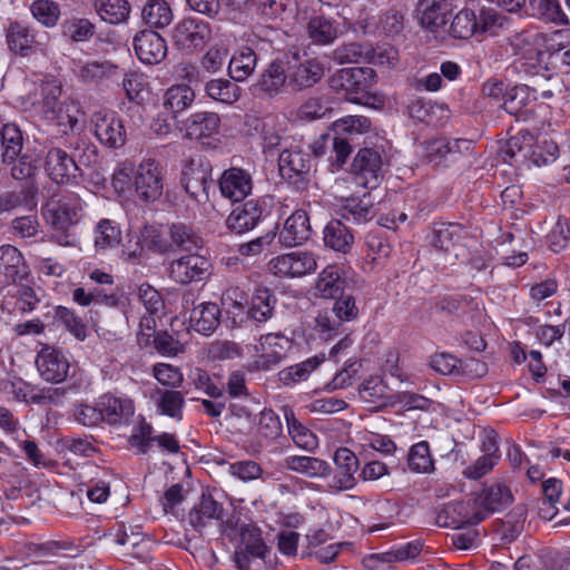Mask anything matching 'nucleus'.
Masks as SVG:
<instances>
[{
	"mask_svg": "<svg viewBox=\"0 0 570 570\" xmlns=\"http://www.w3.org/2000/svg\"><path fill=\"white\" fill-rule=\"evenodd\" d=\"M122 239L118 223L109 218L100 219L94 229V245L97 252L117 247Z\"/></svg>",
	"mask_w": 570,
	"mask_h": 570,
	"instance_id": "obj_46",
	"label": "nucleus"
},
{
	"mask_svg": "<svg viewBox=\"0 0 570 570\" xmlns=\"http://www.w3.org/2000/svg\"><path fill=\"white\" fill-rule=\"evenodd\" d=\"M31 13L46 27H55L60 17V7L53 0H36L31 4Z\"/></svg>",
	"mask_w": 570,
	"mask_h": 570,
	"instance_id": "obj_64",
	"label": "nucleus"
},
{
	"mask_svg": "<svg viewBox=\"0 0 570 570\" xmlns=\"http://www.w3.org/2000/svg\"><path fill=\"white\" fill-rule=\"evenodd\" d=\"M504 159L520 158L537 167L553 163L559 156L558 145L550 139H537L530 131L520 130L503 148Z\"/></svg>",
	"mask_w": 570,
	"mask_h": 570,
	"instance_id": "obj_2",
	"label": "nucleus"
},
{
	"mask_svg": "<svg viewBox=\"0 0 570 570\" xmlns=\"http://www.w3.org/2000/svg\"><path fill=\"white\" fill-rule=\"evenodd\" d=\"M96 138L108 148H119L126 142V130L115 112L98 111L91 119Z\"/></svg>",
	"mask_w": 570,
	"mask_h": 570,
	"instance_id": "obj_17",
	"label": "nucleus"
},
{
	"mask_svg": "<svg viewBox=\"0 0 570 570\" xmlns=\"http://www.w3.org/2000/svg\"><path fill=\"white\" fill-rule=\"evenodd\" d=\"M134 184L140 200L153 203L160 198L164 185L159 164L154 159L142 160L138 166Z\"/></svg>",
	"mask_w": 570,
	"mask_h": 570,
	"instance_id": "obj_15",
	"label": "nucleus"
},
{
	"mask_svg": "<svg viewBox=\"0 0 570 570\" xmlns=\"http://www.w3.org/2000/svg\"><path fill=\"white\" fill-rule=\"evenodd\" d=\"M30 271L20 250L12 245L0 246V289L28 281Z\"/></svg>",
	"mask_w": 570,
	"mask_h": 570,
	"instance_id": "obj_16",
	"label": "nucleus"
},
{
	"mask_svg": "<svg viewBox=\"0 0 570 570\" xmlns=\"http://www.w3.org/2000/svg\"><path fill=\"white\" fill-rule=\"evenodd\" d=\"M370 52H372L371 45L357 42L344 43L333 51V59L341 65L361 63L366 62Z\"/></svg>",
	"mask_w": 570,
	"mask_h": 570,
	"instance_id": "obj_59",
	"label": "nucleus"
},
{
	"mask_svg": "<svg viewBox=\"0 0 570 570\" xmlns=\"http://www.w3.org/2000/svg\"><path fill=\"white\" fill-rule=\"evenodd\" d=\"M334 463L342 473L337 480L340 489H353L356 484L355 473L360 464L355 453L347 448H338L334 453Z\"/></svg>",
	"mask_w": 570,
	"mask_h": 570,
	"instance_id": "obj_44",
	"label": "nucleus"
},
{
	"mask_svg": "<svg viewBox=\"0 0 570 570\" xmlns=\"http://www.w3.org/2000/svg\"><path fill=\"white\" fill-rule=\"evenodd\" d=\"M535 90L527 85L514 86L503 96L504 110L517 120L527 121L534 116Z\"/></svg>",
	"mask_w": 570,
	"mask_h": 570,
	"instance_id": "obj_22",
	"label": "nucleus"
},
{
	"mask_svg": "<svg viewBox=\"0 0 570 570\" xmlns=\"http://www.w3.org/2000/svg\"><path fill=\"white\" fill-rule=\"evenodd\" d=\"M346 279L336 265L326 266L318 275L316 289L323 298H335L344 293Z\"/></svg>",
	"mask_w": 570,
	"mask_h": 570,
	"instance_id": "obj_41",
	"label": "nucleus"
},
{
	"mask_svg": "<svg viewBox=\"0 0 570 570\" xmlns=\"http://www.w3.org/2000/svg\"><path fill=\"white\" fill-rule=\"evenodd\" d=\"M485 519L487 513L480 508L476 498L450 503L438 514L440 525L455 529L475 525Z\"/></svg>",
	"mask_w": 570,
	"mask_h": 570,
	"instance_id": "obj_13",
	"label": "nucleus"
},
{
	"mask_svg": "<svg viewBox=\"0 0 570 570\" xmlns=\"http://www.w3.org/2000/svg\"><path fill=\"white\" fill-rule=\"evenodd\" d=\"M476 500L488 518L491 513L508 508L513 501V495L507 485L493 483L485 487L476 497Z\"/></svg>",
	"mask_w": 570,
	"mask_h": 570,
	"instance_id": "obj_34",
	"label": "nucleus"
},
{
	"mask_svg": "<svg viewBox=\"0 0 570 570\" xmlns=\"http://www.w3.org/2000/svg\"><path fill=\"white\" fill-rule=\"evenodd\" d=\"M285 420L287 432L297 448L307 452H314L318 448L316 434L295 416L293 410H285Z\"/></svg>",
	"mask_w": 570,
	"mask_h": 570,
	"instance_id": "obj_43",
	"label": "nucleus"
},
{
	"mask_svg": "<svg viewBox=\"0 0 570 570\" xmlns=\"http://www.w3.org/2000/svg\"><path fill=\"white\" fill-rule=\"evenodd\" d=\"M246 293L238 287L228 288L223 295L225 317L223 322L229 328H243L253 324L246 308Z\"/></svg>",
	"mask_w": 570,
	"mask_h": 570,
	"instance_id": "obj_21",
	"label": "nucleus"
},
{
	"mask_svg": "<svg viewBox=\"0 0 570 570\" xmlns=\"http://www.w3.org/2000/svg\"><path fill=\"white\" fill-rule=\"evenodd\" d=\"M278 167L282 177L295 185L297 189H304L312 167L311 155L298 147L284 149L278 157Z\"/></svg>",
	"mask_w": 570,
	"mask_h": 570,
	"instance_id": "obj_12",
	"label": "nucleus"
},
{
	"mask_svg": "<svg viewBox=\"0 0 570 570\" xmlns=\"http://www.w3.org/2000/svg\"><path fill=\"white\" fill-rule=\"evenodd\" d=\"M383 161L380 151L373 148H361L355 155L351 174L356 185L364 188H376L383 179Z\"/></svg>",
	"mask_w": 570,
	"mask_h": 570,
	"instance_id": "obj_11",
	"label": "nucleus"
},
{
	"mask_svg": "<svg viewBox=\"0 0 570 570\" xmlns=\"http://www.w3.org/2000/svg\"><path fill=\"white\" fill-rule=\"evenodd\" d=\"M212 39V27L198 18H184L171 30V40L178 50L194 53Z\"/></svg>",
	"mask_w": 570,
	"mask_h": 570,
	"instance_id": "obj_7",
	"label": "nucleus"
},
{
	"mask_svg": "<svg viewBox=\"0 0 570 570\" xmlns=\"http://www.w3.org/2000/svg\"><path fill=\"white\" fill-rule=\"evenodd\" d=\"M6 39L9 50L21 57H29L37 52L39 42L36 31L20 21H12L6 29Z\"/></svg>",
	"mask_w": 570,
	"mask_h": 570,
	"instance_id": "obj_26",
	"label": "nucleus"
},
{
	"mask_svg": "<svg viewBox=\"0 0 570 570\" xmlns=\"http://www.w3.org/2000/svg\"><path fill=\"white\" fill-rule=\"evenodd\" d=\"M323 362L324 356L315 355L301 363L283 368L278 373V379L286 386L295 385L306 381L311 373L316 370Z\"/></svg>",
	"mask_w": 570,
	"mask_h": 570,
	"instance_id": "obj_53",
	"label": "nucleus"
},
{
	"mask_svg": "<svg viewBox=\"0 0 570 570\" xmlns=\"http://www.w3.org/2000/svg\"><path fill=\"white\" fill-rule=\"evenodd\" d=\"M41 112L47 120H55L62 111L60 101L61 88L56 85H45L41 88Z\"/></svg>",
	"mask_w": 570,
	"mask_h": 570,
	"instance_id": "obj_63",
	"label": "nucleus"
},
{
	"mask_svg": "<svg viewBox=\"0 0 570 570\" xmlns=\"http://www.w3.org/2000/svg\"><path fill=\"white\" fill-rule=\"evenodd\" d=\"M324 245L341 254H347L354 244V234L342 219H331L323 230Z\"/></svg>",
	"mask_w": 570,
	"mask_h": 570,
	"instance_id": "obj_33",
	"label": "nucleus"
},
{
	"mask_svg": "<svg viewBox=\"0 0 570 570\" xmlns=\"http://www.w3.org/2000/svg\"><path fill=\"white\" fill-rule=\"evenodd\" d=\"M195 100V92L188 85H174L164 95V107L174 116L189 108Z\"/></svg>",
	"mask_w": 570,
	"mask_h": 570,
	"instance_id": "obj_55",
	"label": "nucleus"
},
{
	"mask_svg": "<svg viewBox=\"0 0 570 570\" xmlns=\"http://www.w3.org/2000/svg\"><path fill=\"white\" fill-rule=\"evenodd\" d=\"M38 188L32 181H26L20 188L0 194V214L11 212L18 207L31 208L36 206Z\"/></svg>",
	"mask_w": 570,
	"mask_h": 570,
	"instance_id": "obj_40",
	"label": "nucleus"
},
{
	"mask_svg": "<svg viewBox=\"0 0 570 570\" xmlns=\"http://www.w3.org/2000/svg\"><path fill=\"white\" fill-rule=\"evenodd\" d=\"M189 321L196 332L209 335L220 323V309L215 303H200L193 308Z\"/></svg>",
	"mask_w": 570,
	"mask_h": 570,
	"instance_id": "obj_36",
	"label": "nucleus"
},
{
	"mask_svg": "<svg viewBox=\"0 0 570 570\" xmlns=\"http://www.w3.org/2000/svg\"><path fill=\"white\" fill-rule=\"evenodd\" d=\"M118 67L108 60H90L81 63L77 76L83 83H101L115 78Z\"/></svg>",
	"mask_w": 570,
	"mask_h": 570,
	"instance_id": "obj_45",
	"label": "nucleus"
},
{
	"mask_svg": "<svg viewBox=\"0 0 570 570\" xmlns=\"http://www.w3.org/2000/svg\"><path fill=\"white\" fill-rule=\"evenodd\" d=\"M102 422L110 425L127 424L135 413L130 399L106 393L98 399Z\"/></svg>",
	"mask_w": 570,
	"mask_h": 570,
	"instance_id": "obj_27",
	"label": "nucleus"
},
{
	"mask_svg": "<svg viewBox=\"0 0 570 570\" xmlns=\"http://www.w3.org/2000/svg\"><path fill=\"white\" fill-rule=\"evenodd\" d=\"M508 46L514 56L541 63L546 52L541 49L542 37L538 32L521 30L508 37Z\"/></svg>",
	"mask_w": 570,
	"mask_h": 570,
	"instance_id": "obj_28",
	"label": "nucleus"
},
{
	"mask_svg": "<svg viewBox=\"0 0 570 570\" xmlns=\"http://www.w3.org/2000/svg\"><path fill=\"white\" fill-rule=\"evenodd\" d=\"M184 405L185 397L183 393L175 390H165L160 392V396L157 401V406L160 413L176 420L183 419Z\"/></svg>",
	"mask_w": 570,
	"mask_h": 570,
	"instance_id": "obj_62",
	"label": "nucleus"
},
{
	"mask_svg": "<svg viewBox=\"0 0 570 570\" xmlns=\"http://www.w3.org/2000/svg\"><path fill=\"white\" fill-rule=\"evenodd\" d=\"M171 239V246L183 250L198 249L203 246L202 238L193 230V228L184 223H174L168 228Z\"/></svg>",
	"mask_w": 570,
	"mask_h": 570,
	"instance_id": "obj_58",
	"label": "nucleus"
},
{
	"mask_svg": "<svg viewBox=\"0 0 570 570\" xmlns=\"http://www.w3.org/2000/svg\"><path fill=\"white\" fill-rule=\"evenodd\" d=\"M505 17L491 8H482L476 13L470 8L461 9L452 19L448 33L454 39L468 40L474 35H495L497 28H501Z\"/></svg>",
	"mask_w": 570,
	"mask_h": 570,
	"instance_id": "obj_4",
	"label": "nucleus"
},
{
	"mask_svg": "<svg viewBox=\"0 0 570 570\" xmlns=\"http://www.w3.org/2000/svg\"><path fill=\"white\" fill-rule=\"evenodd\" d=\"M276 302L277 298L269 288L257 287L252 295L248 308L252 322L265 323L268 321L274 314Z\"/></svg>",
	"mask_w": 570,
	"mask_h": 570,
	"instance_id": "obj_42",
	"label": "nucleus"
},
{
	"mask_svg": "<svg viewBox=\"0 0 570 570\" xmlns=\"http://www.w3.org/2000/svg\"><path fill=\"white\" fill-rule=\"evenodd\" d=\"M141 18L149 28L164 29L171 23L174 14L166 0H148L142 7Z\"/></svg>",
	"mask_w": 570,
	"mask_h": 570,
	"instance_id": "obj_47",
	"label": "nucleus"
},
{
	"mask_svg": "<svg viewBox=\"0 0 570 570\" xmlns=\"http://www.w3.org/2000/svg\"><path fill=\"white\" fill-rule=\"evenodd\" d=\"M210 263L202 255L190 254L173 261L169 266L171 279L180 284L204 281L209 275Z\"/></svg>",
	"mask_w": 570,
	"mask_h": 570,
	"instance_id": "obj_18",
	"label": "nucleus"
},
{
	"mask_svg": "<svg viewBox=\"0 0 570 570\" xmlns=\"http://www.w3.org/2000/svg\"><path fill=\"white\" fill-rule=\"evenodd\" d=\"M132 45L136 56L145 65H157L167 55L165 39L153 30L139 31L135 36Z\"/></svg>",
	"mask_w": 570,
	"mask_h": 570,
	"instance_id": "obj_24",
	"label": "nucleus"
},
{
	"mask_svg": "<svg viewBox=\"0 0 570 570\" xmlns=\"http://www.w3.org/2000/svg\"><path fill=\"white\" fill-rule=\"evenodd\" d=\"M185 127L190 138H208L218 132L220 117L216 112L197 111L188 117Z\"/></svg>",
	"mask_w": 570,
	"mask_h": 570,
	"instance_id": "obj_37",
	"label": "nucleus"
},
{
	"mask_svg": "<svg viewBox=\"0 0 570 570\" xmlns=\"http://www.w3.org/2000/svg\"><path fill=\"white\" fill-rule=\"evenodd\" d=\"M419 10L421 12V26L432 33H438L445 23V11L448 9L446 0H419Z\"/></svg>",
	"mask_w": 570,
	"mask_h": 570,
	"instance_id": "obj_39",
	"label": "nucleus"
},
{
	"mask_svg": "<svg viewBox=\"0 0 570 570\" xmlns=\"http://www.w3.org/2000/svg\"><path fill=\"white\" fill-rule=\"evenodd\" d=\"M407 466L413 473L429 474L434 472L435 464L428 441L413 444L407 452Z\"/></svg>",
	"mask_w": 570,
	"mask_h": 570,
	"instance_id": "obj_52",
	"label": "nucleus"
},
{
	"mask_svg": "<svg viewBox=\"0 0 570 570\" xmlns=\"http://www.w3.org/2000/svg\"><path fill=\"white\" fill-rule=\"evenodd\" d=\"M223 504L210 494H202L198 502L188 513L189 524L197 531H202L212 521H223Z\"/></svg>",
	"mask_w": 570,
	"mask_h": 570,
	"instance_id": "obj_30",
	"label": "nucleus"
},
{
	"mask_svg": "<svg viewBox=\"0 0 570 570\" xmlns=\"http://www.w3.org/2000/svg\"><path fill=\"white\" fill-rule=\"evenodd\" d=\"M268 271L281 278H299L317 268V258L309 250H294L273 257L267 264Z\"/></svg>",
	"mask_w": 570,
	"mask_h": 570,
	"instance_id": "obj_9",
	"label": "nucleus"
},
{
	"mask_svg": "<svg viewBox=\"0 0 570 570\" xmlns=\"http://www.w3.org/2000/svg\"><path fill=\"white\" fill-rule=\"evenodd\" d=\"M239 538L240 542L235 549L233 561L238 570H252V560H265L269 548L263 539L262 530L254 523L240 525Z\"/></svg>",
	"mask_w": 570,
	"mask_h": 570,
	"instance_id": "obj_8",
	"label": "nucleus"
},
{
	"mask_svg": "<svg viewBox=\"0 0 570 570\" xmlns=\"http://www.w3.org/2000/svg\"><path fill=\"white\" fill-rule=\"evenodd\" d=\"M273 207V196L249 199L230 212L226 219V226L236 234L249 232L272 214Z\"/></svg>",
	"mask_w": 570,
	"mask_h": 570,
	"instance_id": "obj_6",
	"label": "nucleus"
},
{
	"mask_svg": "<svg viewBox=\"0 0 570 570\" xmlns=\"http://www.w3.org/2000/svg\"><path fill=\"white\" fill-rule=\"evenodd\" d=\"M218 186L223 197L232 202H242L252 193L253 178L247 170L232 167L223 171Z\"/></svg>",
	"mask_w": 570,
	"mask_h": 570,
	"instance_id": "obj_23",
	"label": "nucleus"
},
{
	"mask_svg": "<svg viewBox=\"0 0 570 570\" xmlns=\"http://www.w3.org/2000/svg\"><path fill=\"white\" fill-rule=\"evenodd\" d=\"M95 8L101 20L110 24L126 21L130 13L127 0H95Z\"/></svg>",
	"mask_w": 570,
	"mask_h": 570,
	"instance_id": "obj_57",
	"label": "nucleus"
},
{
	"mask_svg": "<svg viewBox=\"0 0 570 570\" xmlns=\"http://www.w3.org/2000/svg\"><path fill=\"white\" fill-rule=\"evenodd\" d=\"M472 148V140L460 138L450 140L441 137L425 141L422 154L429 164L439 167L458 161L462 155L469 154Z\"/></svg>",
	"mask_w": 570,
	"mask_h": 570,
	"instance_id": "obj_10",
	"label": "nucleus"
},
{
	"mask_svg": "<svg viewBox=\"0 0 570 570\" xmlns=\"http://www.w3.org/2000/svg\"><path fill=\"white\" fill-rule=\"evenodd\" d=\"M308 38L316 45H328L337 38V23L324 16H315L309 19L307 27Z\"/></svg>",
	"mask_w": 570,
	"mask_h": 570,
	"instance_id": "obj_51",
	"label": "nucleus"
},
{
	"mask_svg": "<svg viewBox=\"0 0 570 570\" xmlns=\"http://www.w3.org/2000/svg\"><path fill=\"white\" fill-rule=\"evenodd\" d=\"M205 92L212 100L230 106L238 101L242 89L228 79L216 78L206 82Z\"/></svg>",
	"mask_w": 570,
	"mask_h": 570,
	"instance_id": "obj_48",
	"label": "nucleus"
},
{
	"mask_svg": "<svg viewBox=\"0 0 570 570\" xmlns=\"http://www.w3.org/2000/svg\"><path fill=\"white\" fill-rule=\"evenodd\" d=\"M466 235L461 224L436 222L433 223L429 235V243L439 250L449 252L454 248Z\"/></svg>",
	"mask_w": 570,
	"mask_h": 570,
	"instance_id": "obj_32",
	"label": "nucleus"
},
{
	"mask_svg": "<svg viewBox=\"0 0 570 570\" xmlns=\"http://www.w3.org/2000/svg\"><path fill=\"white\" fill-rule=\"evenodd\" d=\"M312 232L307 213L304 209H296L286 218L278 233V242L285 247L299 246L311 238Z\"/></svg>",
	"mask_w": 570,
	"mask_h": 570,
	"instance_id": "obj_25",
	"label": "nucleus"
},
{
	"mask_svg": "<svg viewBox=\"0 0 570 570\" xmlns=\"http://www.w3.org/2000/svg\"><path fill=\"white\" fill-rule=\"evenodd\" d=\"M82 212L83 202L77 194L65 195L56 204L48 205L43 216L60 245L71 244L68 230L80 222Z\"/></svg>",
	"mask_w": 570,
	"mask_h": 570,
	"instance_id": "obj_5",
	"label": "nucleus"
},
{
	"mask_svg": "<svg viewBox=\"0 0 570 570\" xmlns=\"http://www.w3.org/2000/svg\"><path fill=\"white\" fill-rule=\"evenodd\" d=\"M180 184L189 197L197 203L209 200L208 189L212 185V168L195 159L188 160L181 171Z\"/></svg>",
	"mask_w": 570,
	"mask_h": 570,
	"instance_id": "obj_14",
	"label": "nucleus"
},
{
	"mask_svg": "<svg viewBox=\"0 0 570 570\" xmlns=\"http://www.w3.org/2000/svg\"><path fill=\"white\" fill-rule=\"evenodd\" d=\"M340 219L353 224H365L375 216V209L371 196L364 194L362 197L352 196L345 198L338 207Z\"/></svg>",
	"mask_w": 570,
	"mask_h": 570,
	"instance_id": "obj_31",
	"label": "nucleus"
},
{
	"mask_svg": "<svg viewBox=\"0 0 570 570\" xmlns=\"http://www.w3.org/2000/svg\"><path fill=\"white\" fill-rule=\"evenodd\" d=\"M31 283V277L29 276L28 281L19 282L8 289V294L16 298V308L21 313H30L35 311L41 302V298L38 295V291H40V288H35Z\"/></svg>",
	"mask_w": 570,
	"mask_h": 570,
	"instance_id": "obj_49",
	"label": "nucleus"
},
{
	"mask_svg": "<svg viewBox=\"0 0 570 570\" xmlns=\"http://www.w3.org/2000/svg\"><path fill=\"white\" fill-rule=\"evenodd\" d=\"M523 523L524 518L522 510L515 509L498 524L495 532L500 537L501 542L508 544L514 541L521 534L523 530Z\"/></svg>",
	"mask_w": 570,
	"mask_h": 570,
	"instance_id": "obj_61",
	"label": "nucleus"
},
{
	"mask_svg": "<svg viewBox=\"0 0 570 570\" xmlns=\"http://www.w3.org/2000/svg\"><path fill=\"white\" fill-rule=\"evenodd\" d=\"M258 55L253 46H242L229 59L228 73L235 81L246 80L257 66Z\"/></svg>",
	"mask_w": 570,
	"mask_h": 570,
	"instance_id": "obj_35",
	"label": "nucleus"
},
{
	"mask_svg": "<svg viewBox=\"0 0 570 570\" xmlns=\"http://www.w3.org/2000/svg\"><path fill=\"white\" fill-rule=\"evenodd\" d=\"M358 394L363 402L373 407L385 406L389 402V387L377 375L366 379L358 387Z\"/></svg>",
	"mask_w": 570,
	"mask_h": 570,
	"instance_id": "obj_50",
	"label": "nucleus"
},
{
	"mask_svg": "<svg viewBox=\"0 0 570 570\" xmlns=\"http://www.w3.org/2000/svg\"><path fill=\"white\" fill-rule=\"evenodd\" d=\"M55 321L66 327V330L72 334L77 340L85 341L87 337V326L82 318L76 314L75 311L65 307L57 306L55 308Z\"/></svg>",
	"mask_w": 570,
	"mask_h": 570,
	"instance_id": "obj_60",
	"label": "nucleus"
},
{
	"mask_svg": "<svg viewBox=\"0 0 570 570\" xmlns=\"http://www.w3.org/2000/svg\"><path fill=\"white\" fill-rule=\"evenodd\" d=\"M284 465L286 469L308 478H326L332 473L331 465L315 456L289 455L285 458Z\"/></svg>",
	"mask_w": 570,
	"mask_h": 570,
	"instance_id": "obj_38",
	"label": "nucleus"
},
{
	"mask_svg": "<svg viewBox=\"0 0 570 570\" xmlns=\"http://www.w3.org/2000/svg\"><path fill=\"white\" fill-rule=\"evenodd\" d=\"M325 75V65L318 58H311L296 65L289 71V86L294 90H304L318 83Z\"/></svg>",
	"mask_w": 570,
	"mask_h": 570,
	"instance_id": "obj_29",
	"label": "nucleus"
},
{
	"mask_svg": "<svg viewBox=\"0 0 570 570\" xmlns=\"http://www.w3.org/2000/svg\"><path fill=\"white\" fill-rule=\"evenodd\" d=\"M2 147V161L16 160L22 150L23 137L20 128L16 124H2L0 132Z\"/></svg>",
	"mask_w": 570,
	"mask_h": 570,
	"instance_id": "obj_54",
	"label": "nucleus"
},
{
	"mask_svg": "<svg viewBox=\"0 0 570 570\" xmlns=\"http://www.w3.org/2000/svg\"><path fill=\"white\" fill-rule=\"evenodd\" d=\"M60 27L62 36L71 42H87L96 32L95 23L81 17L65 19Z\"/></svg>",
	"mask_w": 570,
	"mask_h": 570,
	"instance_id": "obj_56",
	"label": "nucleus"
},
{
	"mask_svg": "<svg viewBox=\"0 0 570 570\" xmlns=\"http://www.w3.org/2000/svg\"><path fill=\"white\" fill-rule=\"evenodd\" d=\"M36 365L40 376L51 383H60L65 381L69 372V361L66 355L49 345H46L38 353Z\"/></svg>",
	"mask_w": 570,
	"mask_h": 570,
	"instance_id": "obj_20",
	"label": "nucleus"
},
{
	"mask_svg": "<svg viewBox=\"0 0 570 570\" xmlns=\"http://www.w3.org/2000/svg\"><path fill=\"white\" fill-rule=\"evenodd\" d=\"M375 82L376 72L371 67L343 68L330 78V87L334 91L343 92L347 101L357 105H368Z\"/></svg>",
	"mask_w": 570,
	"mask_h": 570,
	"instance_id": "obj_3",
	"label": "nucleus"
},
{
	"mask_svg": "<svg viewBox=\"0 0 570 570\" xmlns=\"http://www.w3.org/2000/svg\"><path fill=\"white\" fill-rule=\"evenodd\" d=\"M96 159L95 146L78 147L71 154L60 147H50L45 157V170L57 184H77Z\"/></svg>",
	"mask_w": 570,
	"mask_h": 570,
	"instance_id": "obj_1",
	"label": "nucleus"
},
{
	"mask_svg": "<svg viewBox=\"0 0 570 570\" xmlns=\"http://www.w3.org/2000/svg\"><path fill=\"white\" fill-rule=\"evenodd\" d=\"M287 83L289 85L287 62L277 58L263 69L253 88L264 96L274 98L285 91Z\"/></svg>",
	"mask_w": 570,
	"mask_h": 570,
	"instance_id": "obj_19",
	"label": "nucleus"
}]
</instances>
